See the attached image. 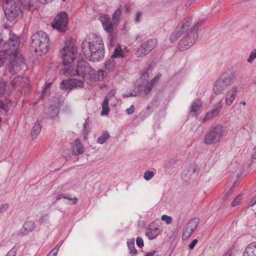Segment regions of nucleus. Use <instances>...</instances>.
<instances>
[{"instance_id":"46","label":"nucleus","mask_w":256,"mask_h":256,"mask_svg":"<svg viewBox=\"0 0 256 256\" xmlns=\"http://www.w3.org/2000/svg\"><path fill=\"white\" fill-rule=\"evenodd\" d=\"M140 16H141V14L140 13L138 12V13L136 14V21H138L139 20V19H140Z\"/></svg>"},{"instance_id":"37","label":"nucleus","mask_w":256,"mask_h":256,"mask_svg":"<svg viewBox=\"0 0 256 256\" xmlns=\"http://www.w3.org/2000/svg\"><path fill=\"white\" fill-rule=\"evenodd\" d=\"M198 242V240L196 239H194V240L192 242L189 244V248L190 250H192L195 246L196 245V244H197Z\"/></svg>"},{"instance_id":"33","label":"nucleus","mask_w":256,"mask_h":256,"mask_svg":"<svg viewBox=\"0 0 256 256\" xmlns=\"http://www.w3.org/2000/svg\"><path fill=\"white\" fill-rule=\"evenodd\" d=\"M58 250V248H53L50 252L48 254L47 256H56Z\"/></svg>"},{"instance_id":"51","label":"nucleus","mask_w":256,"mask_h":256,"mask_svg":"<svg viewBox=\"0 0 256 256\" xmlns=\"http://www.w3.org/2000/svg\"><path fill=\"white\" fill-rule=\"evenodd\" d=\"M242 104H243L244 105L246 104V103L244 102Z\"/></svg>"},{"instance_id":"16","label":"nucleus","mask_w":256,"mask_h":256,"mask_svg":"<svg viewBox=\"0 0 256 256\" xmlns=\"http://www.w3.org/2000/svg\"><path fill=\"white\" fill-rule=\"evenodd\" d=\"M52 0H37L40 4H46L49 2H50ZM35 0H29L28 2L27 3V5L26 6V8L29 10L30 11H34L36 9V6L34 4V2Z\"/></svg>"},{"instance_id":"52","label":"nucleus","mask_w":256,"mask_h":256,"mask_svg":"<svg viewBox=\"0 0 256 256\" xmlns=\"http://www.w3.org/2000/svg\"><path fill=\"white\" fill-rule=\"evenodd\" d=\"M228 256H232L230 254H228Z\"/></svg>"},{"instance_id":"6","label":"nucleus","mask_w":256,"mask_h":256,"mask_svg":"<svg viewBox=\"0 0 256 256\" xmlns=\"http://www.w3.org/2000/svg\"><path fill=\"white\" fill-rule=\"evenodd\" d=\"M2 0L5 15L8 20L16 21L22 17V11L16 4V0Z\"/></svg>"},{"instance_id":"42","label":"nucleus","mask_w":256,"mask_h":256,"mask_svg":"<svg viewBox=\"0 0 256 256\" xmlns=\"http://www.w3.org/2000/svg\"><path fill=\"white\" fill-rule=\"evenodd\" d=\"M155 253H156L155 251L147 252L144 256H154V255L155 254Z\"/></svg>"},{"instance_id":"4","label":"nucleus","mask_w":256,"mask_h":256,"mask_svg":"<svg viewBox=\"0 0 256 256\" xmlns=\"http://www.w3.org/2000/svg\"><path fill=\"white\" fill-rule=\"evenodd\" d=\"M60 54L62 59L63 64L65 66L64 74L66 76H71L66 74L65 72L70 68V70L74 71L78 68L80 70V62L78 66L72 64L74 60L76 58L78 54L76 48L74 47L72 42H70L66 44L64 46L60 51Z\"/></svg>"},{"instance_id":"24","label":"nucleus","mask_w":256,"mask_h":256,"mask_svg":"<svg viewBox=\"0 0 256 256\" xmlns=\"http://www.w3.org/2000/svg\"><path fill=\"white\" fill-rule=\"evenodd\" d=\"M24 228L26 230L31 232L34 228V224L32 222H28L24 224Z\"/></svg>"},{"instance_id":"15","label":"nucleus","mask_w":256,"mask_h":256,"mask_svg":"<svg viewBox=\"0 0 256 256\" xmlns=\"http://www.w3.org/2000/svg\"><path fill=\"white\" fill-rule=\"evenodd\" d=\"M243 256H256V242L250 243L246 246Z\"/></svg>"},{"instance_id":"7","label":"nucleus","mask_w":256,"mask_h":256,"mask_svg":"<svg viewBox=\"0 0 256 256\" xmlns=\"http://www.w3.org/2000/svg\"><path fill=\"white\" fill-rule=\"evenodd\" d=\"M68 16L66 12H61L54 18L52 26L60 32H65L68 29Z\"/></svg>"},{"instance_id":"53","label":"nucleus","mask_w":256,"mask_h":256,"mask_svg":"<svg viewBox=\"0 0 256 256\" xmlns=\"http://www.w3.org/2000/svg\"><path fill=\"white\" fill-rule=\"evenodd\" d=\"M29 0H25V1H28V2Z\"/></svg>"},{"instance_id":"38","label":"nucleus","mask_w":256,"mask_h":256,"mask_svg":"<svg viewBox=\"0 0 256 256\" xmlns=\"http://www.w3.org/2000/svg\"><path fill=\"white\" fill-rule=\"evenodd\" d=\"M0 108L3 109L6 112L8 111V108H6L5 105L2 101H0Z\"/></svg>"},{"instance_id":"22","label":"nucleus","mask_w":256,"mask_h":256,"mask_svg":"<svg viewBox=\"0 0 256 256\" xmlns=\"http://www.w3.org/2000/svg\"><path fill=\"white\" fill-rule=\"evenodd\" d=\"M122 10L120 8L118 9L114 12L112 18L114 24H116L119 22Z\"/></svg>"},{"instance_id":"11","label":"nucleus","mask_w":256,"mask_h":256,"mask_svg":"<svg viewBox=\"0 0 256 256\" xmlns=\"http://www.w3.org/2000/svg\"><path fill=\"white\" fill-rule=\"evenodd\" d=\"M150 47L146 48V44H142V46L138 48L136 52V55L138 57H142L144 56L152 50H153L156 46L157 42L156 40H151L149 42Z\"/></svg>"},{"instance_id":"18","label":"nucleus","mask_w":256,"mask_h":256,"mask_svg":"<svg viewBox=\"0 0 256 256\" xmlns=\"http://www.w3.org/2000/svg\"><path fill=\"white\" fill-rule=\"evenodd\" d=\"M225 84L220 80L216 81L214 88V90L216 94H220L224 90Z\"/></svg>"},{"instance_id":"48","label":"nucleus","mask_w":256,"mask_h":256,"mask_svg":"<svg viewBox=\"0 0 256 256\" xmlns=\"http://www.w3.org/2000/svg\"><path fill=\"white\" fill-rule=\"evenodd\" d=\"M70 201H72V204H76L78 200L77 198H71V199H70Z\"/></svg>"},{"instance_id":"41","label":"nucleus","mask_w":256,"mask_h":256,"mask_svg":"<svg viewBox=\"0 0 256 256\" xmlns=\"http://www.w3.org/2000/svg\"><path fill=\"white\" fill-rule=\"evenodd\" d=\"M6 256H15V252L14 250H10L7 254Z\"/></svg>"},{"instance_id":"40","label":"nucleus","mask_w":256,"mask_h":256,"mask_svg":"<svg viewBox=\"0 0 256 256\" xmlns=\"http://www.w3.org/2000/svg\"><path fill=\"white\" fill-rule=\"evenodd\" d=\"M8 208V204H4V205L0 207V212H2L4 211V210L7 209Z\"/></svg>"},{"instance_id":"13","label":"nucleus","mask_w":256,"mask_h":256,"mask_svg":"<svg viewBox=\"0 0 256 256\" xmlns=\"http://www.w3.org/2000/svg\"><path fill=\"white\" fill-rule=\"evenodd\" d=\"M159 234V229L154 223H151L146 230V236L150 240L156 238Z\"/></svg>"},{"instance_id":"39","label":"nucleus","mask_w":256,"mask_h":256,"mask_svg":"<svg viewBox=\"0 0 256 256\" xmlns=\"http://www.w3.org/2000/svg\"><path fill=\"white\" fill-rule=\"evenodd\" d=\"M115 94V90H111L108 95L106 96L108 97V98L109 100V98L114 96Z\"/></svg>"},{"instance_id":"44","label":"nucleus","mask_w":256,"mask_h":256,"mask_svg":"<svg viewBox=\"0 0 256 256\" xmlns=\"http://www.w3.org/2000/svg\"><path fill=\"white\" fill-rule=\"evenodd\" d=\"M50 84H48L46 85L44 90H43V94H44L45 92H46L47 90L50 87Z\"/></svg>"},{"instance_id":"30","label":"nucleus","mask_w":256,"mask_h":256,"mask_svg":"<svg viewBox=\"0 0 256 256\" xmlns=\"http://www.w3.org/2000/svg\"><path fill=\"white\" fill-rule=\"evenodd\" d=\"M161 220L162 221H164L166 224H170L172 222V218L166 215H162L161 216Z\"/></svg>"},{"instance_id":"55","label":"nucleus","mask_w":256,"mask_h":256,"mask_svg":"<svg viewBox=\"0 0 256 256\" xmlns=\"http://www.w3.org/2000/svg\"><path fill=\"white\" fill-rule=\"evenodd\" d=\"M64 2L66 0H62Z\"/></svg>"},{"instance_id":"3","label":"nucleus","mask_w":256,"mask_h":256,"mask_svg":"<svg viewBox=\"0 0 256 256\" xmlns=\"http://www.w3.org/2000/svg\"><path fill=\"white\" fill-rule=\"evenodd\" d=\"M104 72L100 70L96 72L93 68L86 66L85 62H80V70L78 68L74 71L70 70V68L65 72L66 74L71 76H80L86 81H100L104 78Z\"/></svg>"},{"instance_id":"49","label":"nucleus","mask_w":256,"mask_h":256,"mask_svg":"<svg viewBox=\"0 0 256 256\" xmlns=\"http://www.w3.org/2000/svg\"><path fill=\"white\" fill-rule=\"evenodd\" d=\"M62 198L61 196H58V197L57 198V200H60Z\"/></svg>"},{"instance_id":"2","label":"nucleus","mask_w":256,"mask_h":256,"mask_svg":"<svg viewBox=\"0 0 256 256\" xmlns=\"http://www.w3.org/2000/svg\"><path fill=\"white\" fill-rule=\"evenodd\" d=\"M8 45L10 48L5 51L0 52V67L2 66L4 60L7 58L6 55L10 56L14 58V63L10 62L9 67L10 68V72L12 73L18 72L20 66L24 64L23 58L18 54V48L19 46V38L16 36H12L8 44H5L4 46Z\"/></svg>"},{"instance_id":"27","label":"nucleus","mask_w":256,"mask_h":256,"mask_svg":"<svg viewBox=\"0 0 256 256\" xmlns=\"http://www.w3.org/2000/svg\"><path fill=\"white\" fill-rule=\"evenodd\" d=\"M242 201V196L241 195L238 196L232 202V205L235 206L238 205Z\"/></svg>"},{"instance_id":"35","label":"nucleus","mask_w":256,"mask_h":256,"mask_svg":"<svg viewBox=\"0 0 256 256\" xmlns=\"http://www.w3.org/2000/svg\"><path fill=\"white\" fill-rule=\"evenodd\" d=\"M134 106L133 105H132L130 106V108H128L126 111L128 114H131L134 112Z\"/></svg>"},{"instance_id":"5","label":"nucleus","mask_w":256,"mask_h":256,"mask_svg":"<svg viewBox=\"0 0 256 256\" xmlns=\"http://www.w3.org/2000/svg\"><path fill=\"white\" fill-rule=\"evenodd\" d=\"M32 38V44L35 52L40 56L46 54L50 48L49 38L47 34L40 31L34 34Z\"/></svg>"},{"instance_id":"20","label":"nucleus","mask_w":256,"mask_h":256,"mask_svg":"<svg viewBox=\"0 0 256 256\" xmlns=\"http://www.w3.org/2000/svg\"><path fill=\"white\" fill-rule=\"evenodd\" d=\"M109 112L110 108L108 107V97H106L102 103L101 114L102 116H106L108 114Z\"/></svg>"},{"instance_id":"19","label":"nucleus","mask_w":256,"mask_h":256,"mask_svg":"<svg viewBox=\"0 0 256 256\" xmlns=\"http://www.w3.org/2000/svg\"><path fill=\"white\" fill-rule=\"evenodd\" d=\"M237 91V88H234L232 90V93H230L226 95V102L228 104L230 105L232 104L235 98V94Z\"/></svg>"},{"instance_id":"14","label":"nucleus","mask_w":256,"mask_h":256,"mask_svg":"<svg viewBox=\"0 0 256 256\" xmlns=\"http://www.w3.org/2000/svg\"><path fill=\"white\" fill-rule=\"evenodd\" d=\"M128 50L126 48L122 49L120 46L118 45L116 47L112 57L114 58H124L128 54Z\"/></svg>"},{"instance_id":"12","label":"nucleus","mask_w":256,"mask_h":256,"mask_svg":"<svg viewBox=\"0 0 256 256\" xmlns=\"http://www.w3.org/2000/svg\"><path fill=\"white\" fill-rule=\"evenodd\" d=\"M198 223V220L196 219H193L190 221L183 233L182 238L184 240L187 239L192 234L196 228Z\"/></svg>"},{"instance_id":"34","label":"nucleus","mask_w":256,"mask_h":256,"mask_svg":"<svg viewBox=\"0 0 256 256\" xmlns=\"http://www.w3.org/2000/svg\"><path fill=\"white\" fill-rule=\"evenodd\" d=\"M200 106L201 104L200 102H198L196 104H194L192 106V111L196 112V111L200 108Z\"/></svg>"},{"instance_id":"26","label":"nucleus","mask_w":256,"mask_h":256,"mask_svg":"<svg viewBox=\"0 0 256 256\" xmlns=\"http://www.w3.org/2000/svg\"><path fill=\"white\" fill-rule=\"evenodd\" d=\"M159 78L160 77L158 76H156L150 84H149L146 86V88H144V92L146 93H148L151 90L152 84L154 82L158 80Z\"/></svg>"},{"instance_id":"10","label":"nucleus","mask_w":256,"mask_h":256,"mask_svg":"<svg viewBox=\"0 0 256 256\" xmlns=\"http://www.w3.org/2000/svg\"><path fill=\"white\" fill-rule=\"evenodd\" d=\"M83 86L84 82L76 78L64 80L61 83V88L65 90H70L77 88H82Z\"/></svg>"},{"instance_id":"23","label":"nucleus","mask_w":256,"mask_h":256,"mask_svg":"<svg viewBox=\"0 0 256 256\" xmlns=\"http://www.w3.org/2000/svg\"><path fill=\"white\" fill-rule=\"evenodd\" d=\"M41 130V126L39 124H36L33 126L32 132V136L33 138H36L38 134Z\"/></svg>"},{"instance_id":"1","label":"nucleus","mask_w":256,"mask_h":256,"mask_svg":"<svg viewBox=\"0 0 256 256\" xmlns=\"http://www.w3.org/2000/svg\"><path fill=\"white\" fill-rule=\"evenodd\" d=\"M82 48L89 60L98 61L104 56V44L102 38L98 36L89 35L82 43Z\"/></svg>"},{"instance_id":"8","label":"nucleus","mask_w":256,"mask_h":256,"mask_svg":"<svg viewBox=\"0 0 256 256\" xmlns=\"http://www.w3.org/2000/svg\"><path fill=\"white\" fill-rule=\"evenodd\" d=\"M99 20L102 24L104 30L110 33L109 45L112 47L114 44V24L111 22L110 16L108 14H100L99 16Z\"/></svg>"},{"instance_id":"50","label":"nucleus","mask_w":256,"mask_h":256,"mask_svg":"<svg viewBox=\"0 0 256 256\" xmlns=\"http://www.w3.org/2000/svg\"><path fill=\"white\" fill-rule=\"evenodd\" d=\"M256 200L254 203H252V206H253V205H254V204H256Z\"/></svg>"},{"instance_id":"54","label":"nucleus","mask_w":256,"mask_h":256,"mask_svg":"<svg viewBox=\"0 0 256 256\" xmlns=\"http://www.w3.org/2000/svg\"><path fill=\"white\" fill-rule=\"evenodd\" d=\"M130 96H133V95L132 94H130Z\"/></svg>"},{"instance_id":"47","label":"nucleus","mask_w":256,"mask_h":256,"mask_svg":"<svg viewBox=\"0 0 256 256\" xmlns=\"http://www.w3.org/2000/svg\"><path fill=\"white\" fill-rule=\"evenodd\" d=\"M151 40H148L146 42L144 43L143 44H146V48L147 47H150V44H149V42Z\"/></svg>"},{"instance_id":"21","label":"nucleus","mask_w":256,"mask_h":256,"mask_svg":"<svg viewBox=\"0 0 256 256\" xmlns=\"http://www.w3.org/2000/svg\"><path fill=\"white\" fill-rule=\"evenodd\" d=\"M128 246L130 250V253L132 256L136 255L137 252V250L134 247V240H128L127 242Z\"/></svg>"},{"instance_id":"29","label":"nucleus","mask_w":256,"mask_h":256,"mask_svg":"<svg viewBox=\"0 0 256 256\" xmlns=\"http://www.w3.org/2000/svg\"><path fill=\"white\" fill-rule=\"evenodd\" d=\"M154 176V172L152 171H146L145 172L144 177L146 180H150Z\"/></svg>"},{"instance_id":"25","label":"nucleus","mask_w":256,"mask_h":256,"mask_svg":"<svg viewBox=\"0 0 256 256\" xmlns=\"http://www.w3.org/2000/svg\"><path fill=\"white\" fill-rule=\"evenodd\" d=\"M110 137L107 132H104L98 139V142L100 144L104 143Z\"/></svg>"},{"instance_id":"17","label":"nucleus","mask_w":256,"mask_h":256,"mask_svg":"<svg viewBox=\"0 0 256 256\" xmlns=\"http://www.w3.org/2000/svg\"><path fill=\"white\" fill-rule=\"evenodd\" d=\"M72 152L74 154H81L84 152L83 147L78 140H76L72 146Z\"/></svg>"},{"instance_id":"31","label":"nucleus","mask_w":256,"mask_h":256,"mask_svg":"<svg viewBox=\"0 0 256 256\" xmlns=\"http://www.w3.org/2000/svg\"><path fill=\"white\" fill-rule=\"evenodd\" d=\"M136 243L137 246L139 248H142L144 245L143 240L140 237L137 238L136 240Z\"/></svg>"},{"instance_id":"45","label":"nucleus","mask_w":256,"mask_h":256,"mask_svg":"<svg viewBox=\"0 0 256 256\" xmlns=\"http://www.w3.org/2000/svg\"><path fill=\"white\" fill-rule=\"evenodd\" d=\"M3 42L4 40L2 36L0 34V48L2 47V46L4 44Z\"/></svg>"},{"instance_id":"36","label":"nucleus","mask_w":256,"mask_h":256,"mask_svg":"<svg viewBox=\"0 0 256 256\" xmlns=\"http://www.w3.org/2000/svg\"><path fill=\"white\" fill-rule=\"evenodd\" d=\"M5 84L3 82H0V94H2L5 90Z\"/></svg>"},{"instance_id":"43","label":"nucleus","mask_w":256,"mask_h":256,"mask_svg":"<svg viewBox=\"0 0 256 256\" xmlns=\"http://www.w3.org/2000/svg\"><path fill=\"white\" fill-rule=\"evenodd\" d=\"M148 74L146 72H144V74H142V79H146V78H148Z\"/></svg>"},{"instance_id":"32","label":"nucleus","mask_w":256,"mask_h":256,"mask_svg":"<svg viewBox=\"0 0 256 256\" xmlns=\"http://www.w3.org/2000/svg\"><path fill=\"white\" fill-rule=\"evenodd\" d=\"M256 58V50H254L251 53L248 61L252 62Z\"/></svg>"},{"instance_id":"28","label":"nucleus","mask_w":256,"mask_h":256,"mask_svg":"<svg viewBox=\"0 0 256 256\" xmlns=\"http://www.w3.org/2000/svg\"><path fill=\"white\" fill-rule=\"evenodd\" d=\"M191 21H192L191 18H188L187 20H186V24H185L184 22L182 24V26H180H180H178V27H177L176 29V32L178 31V32H180V28H184L185 27H187V26H189L190 24Z\"/></svg>"},{"instance_id":"9","label":"nucleus","mask_w":256,"mask_h":256,"mask_svg":"<svg viewBox=\"0 0 256 256\" xmlns=\"http://www.w3.org/2000/svg\"><path fill=\"white\" fill-rule=\"evenodd\" d=\"M222 136V128L220 126H218L206 134L204 142L206 144L215 143L220 140Z\"/></svg>"}]
</instances>
